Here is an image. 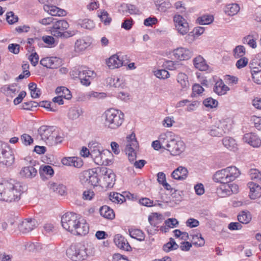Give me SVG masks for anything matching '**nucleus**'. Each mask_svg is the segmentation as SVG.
Masks as SVG:
<instances>
[{"instance_id":"f257e3e1","label":"nucleus","mask_w":261,"mask_h":261,"mask_svg":"<svg viewBox=\"0 0 261 261\" xmlns=\"http://www.w3.org/2000/svg\"><path fill=\"white\" fill-rule=\"evenodd\" d=\"M21 194L19 184H14L8 180L0 182V200L9 202L15 201L19 199Z\"/></svg>"},{"instance_id":"f03ea898","label":"nucleus","mask_w":261,"mask_h":261,"mask_svg":"<svg viewBox=\"0 0 261 261\" xmlns=\"http://www.w3.org/2000/svg\"><path fill=\"white\" fill-rule=\"evenodd\" d=\"M105 119V126L110 129L118 128L124 120V115L121 111L111 108L106 110L102 115Z\"/></svg>"},{"instance_id":"7ed1b4c3","label":"nucleus","mask_w":261,"mask_h":261,"mask_svg":"<svg viewBox=\"0 0 261 261\" xmlns=\"http://www.w3.org/2000/svg\"><path fill=\"white\" fill-rule=\"evenodd\" d=\"M69 27V23L64 19L56 21L53 22L51 28V34L56 37L62 38H68L76 35L77 30L67 31Z\"/></svg>"},{"instance_id":"20e7f679","label":"nucleus","mask_w":261,"mask_h":261,"mask_svg":"<svg viewBox=\"0 0 261 261\" xmlns=\"http://www.w3.org/2000/svg\"><path fill=\"white\" fill-rule=\"evenodd\" d=\"M70 75L73 79L79 78L83 85L88 86L94 79L95 73L89 68L81 66L79 68H74L70 72Z\"/></svg>"},{"instance_id":"39448f33","label":"nucleus","mask_w":261,"mask_h":261,"mask_svg":"<svg viewBox=\"0 0 261 261\" xmlns=\"http://www.w3.org/2000/svg\"><path fill=\"white\" fill-rule=\"evenodd\" d=\"M66 254L73 261H82L88 256L87 248L82 243L72 244L67 249Z\"/></svg>"},{"instance_id":"423d86ee","label":"nucleus","mask_w":261,"mask_h":261,"mask_svg":"<svg viewBox=\"0 0 261 261\" xmlns=\"http://www.w3.org/2000/svg\"><path fill=\"white\" fill-rule=\"evenodd\" d=\"M170 137L168 139L166 149L173 155H180L185 149L184 142L180 140L177 136L170 132Z\"/></svg>"},{"instance_id":"0eeeda50","label":"nucleus","mask_w":261,"mask_h":261,"mask_svg":"<svg viewBox=\"0 0 261 261\" xmlns=\"http://www.w3.org/2000/svg\"><path fill=\"white\" fill-rule=\"evenodd\" d=\"M80 217L79 215L73 213H65L61 218L62 227L72 234Z\"/></svg>"},{"instance_id":"6e6552de","label":"nucleus","mask_w":261,"mask_h":261,"mask_svg":"<svg viewBox=\"0 0 261 261\" xmlns=\"http://www.w3.org/2000/svg\"><path fill=\"white\" fill-rule=\"evenodd\" d=\"M126 139L127 144L125 150L126 154L128 155L129 161L131 163H133L136 159V150L138 147V143L134 134H132L129 137L126 138Z\"/></svg>"},{"instance_id":"1a4fd4ad","label":"nucleus","mask_w":261,"mask_h":261,"mask_svg":"<svg viewBox=\"0 0 261 261\" xmlns=\"http://www.w3.org/2000/svg\"><path fill=\"white\" fill-rule=\"evenodd\" d=\"M13 151L7 144L2 145L0 149V163L7 166H11L14 162Z\"/></svg>"},{"instance_id":"9d476101","label":"nucleus","mask_w":261,"mask_h":261,"mask_svg":"<svg viewBox=\"0 0 261 261\" xmlns=\"http://www.w3.org/2000/svg\"><path fill=\"white\" fill-rule=\"evenodd\" d=\"M56 130L53 126L42 125L38 129L40 139L46 142L48 145L54 143V137Z\"/></svg>"},{"instance_id":"9b49d317","label":"nucleus","mask_w":261,"mask_h":261,"mask_svg":"<svg viewBox=\"0 0 261 261\" xmlns=\"http://www.w3.org/2000/svg\"><path fill=\"white\" fill-rule=\"evenodd\" d=\"M175 30L181 35H186L190 30L189 23L181 15L175 14L173 18Z\"/></svg>"},{"instance_id":"f8f14e48","label":"nucleus","mask_w":261,"mask_h":261,"mask_svg":"<svg viewBox=\"0 0 261 261\" xmlns=\"http://www.w3.org/2000/svg\"><path fill=\"white\" fill-rule=\"evenodd\" d=\"M112 155L110 152L105 150H98L90 154L94 162L98 165H108L111 163V161L108 157Z\"/></svg>"},{"instance_id":"ddd939ff","label":"nucleus","mask_w":261,"mask_h":261,"mask_svg":"<svg viewBox=\"0 0 261 261\" xmlns=\"http://www.w3.org/2000/svg\"><path fill=\"white\" fill-rule=\"evenodd\" d=\"M239 191V187L235 184H221L217 188V194L221 197H225L232 194H236Z\"/></svg>"},{"instance_id":"4468645a","label":"nucleus","mask_w":261,"mask_h":261,"mask_svg":"<svg viewBox=\"0 0 261 261\" xmlns=\"http://www.w3.org/2000/svg\"><path fill=\"white\" fill-rule=\"evenodd\" d=\"M229 130V128L226 122L219 121L211 127L209 134L213 137H220Z\"/></svg>"},{"instance_id":"2eb2a0df","label":"nucleus","mask_w":261,"mask_h":261,"mask_svg":"<svg viewBox=\"0 0 261 261\" xmlns=\"http://www.w3.org/2000/svg\"><path fill=\"white\" fill-rule=\"evenodd\" d=\"M100 172L103 175V184L106 187H112L115 181V174L113 171L107 168L101 169Z\"/></svg>"},{"instance_id":"dca6fc26","label":"nucleus","mask_w":261,"mask_h":261,"mask_svg":"<svg viewBox=\"0 0 261 261\" xmlns=\"http://www.w3.org/2000/svg\"><path fill=\"white\" fill-rule=\"evenodd\" d=\"M173 55L174 58L180 61L188 60L193 56V52L191 50L182 47H178L173 51Z\"/></svg>"},{"instance_id":"f3484780","label":"nucleus","mask_w":261,"mask_h":261,"mask_svg":"<svg viewBox=\"0 0 261 261\" xmlns=\"http://www.w3.org/2000/svg\"><path fill=\"white\" fill-rule=\"evenodd\" d=\"M77 222L78 223L76 225L72 234L77 236H85L89 232V227L86 220L80 217Z\"/></svg>"},{"instance_id":"a211bd4d","label":"nucleus","mask_w":261,"mask_h":261,"mask_svg":"<svg viewBox=\"0 0 261 261\" xmlns=\"http://www.w3.org/2000/svg\"><path fill=\"white\" fill-rule=\"evenodd\" d=\"M160 217H161V215L157 213H153L149 216L148 221L150 225L147 226L146 228L148 234L152 235L155 233V231L157 230L156 228L158 227V224H159V218Z\"/></svg>"},{"instance_id":"6ab92c4d","label":"nucleus","mask_w":261,"mask_h":261,"mask_svg":"<svg viewBox=\"0 0 261 261\" xmlns=\"http://www.w3.org/2000/svg\"><path fill=\"white\" fill-rule=\"evenodd\" d=\"M40 63L46 68L54 69L59 67L61 65V62L60 59L57 57H51L42 58L40 60Z\"/></svg>"},{"instance_id":"aec40b11","label":"nucleus","mask_w":261,"mask_h":261,"mask_svg":"<svg viewBox=\"0 0 261 261\" xmlns=\"http://www.w3.org/2000/svg\"><path fill=\"white\" fill-rule=\"evenodd\" d=\"M243 141L252 146L258 148L261 145V140L258 136L254 133H250L245 134L243 138Z\"/></svg>"},{"instance_id":"412c9836","label":"nucleus","mask_w":261,"mask_h":261,"mask_svg":"<svg viewBox=\"0 0 261 261\" xmlns=\"http://www.w3.org/2000/svg\"><path fill=\"white\" fill-rule=\"evenodd\" d=\"M169 134H170V132H167L161 134L159 137L158 140L152 142V146L153 148L155 150H159L162 147L166 149L168 143V139L170 137Z\"/></svg>"},{"instance_id":"4be33fe9","label":"nucleus","mask_w":261,"mask_h":261,"mask_svg":"<svg viewBox=\"0 0 261 261\" xmlns=\"http://www.w3.org/2000/svg\"><path fill=\"white\" fill-rule=\"evenodd\" d=\"M114 242L115 245L121 249L127 251L131 250V247L127 240L120 234H117L115 236Z\"/></svg>"},{"instance_id":"5701e85b","label":"nucleus","mask_w":261,"mask_h":261,"mask_svg":"<svg viewBox=\"0 0 261 261\" xmlns=\"http://www.w3.org/2000/svg\"><path fill=\"white\" fill-rule=\"evenodd\" d=\"M250 191L249 196L251 199H255L261 196V187L254 182H249L247 184Z\"/></svg>"},{"instance_id":"b1692460","label":"nucleus","mask_w":261,"mask_h":261,"mask_svg":"<svg viewBox=\"0 0 261 261\" xmlns=\"http://www.w3.org/2000/svg\"><path fill=\"white\" fill-rule=\"evenodd\" d=\"M36 224L35 219H26L19 225V229L22 233H28L35 228Z\"/></svg>"},{"instance_id":"393cba45","label":"nucleus","mask_w":261,"mask_h":261,"mask_svg":"<svg viewBox=\"0 0 261 261\" xmlns=\"http://www.w3.org/2000/svg\"><path fill=\"white\" fill-rule=\"evenodd\" d=\"M61 162L64 165L73 166L76 168H80L83 165L81 159L75 156L64 157L62 159Z\"/></svg>"},{"instance_id":"a878e982","label":"nucleus","mask_w":261,"mask_h":261,"mask_svg":"<svg viewBox=\"0 0 261 261\" xmlns=\"http://www.w3.org/2000/svg\"><path fill=\"white\" fill-rule=\"evenodd\" d=\"M188 174V171L187 168L179 166L172 172L171 176L174 179L182 180L187 177Z\"/></svg>"},{"instance_id":"bb28decb","label":"nucleus","mask_w":261,"mask_h":261,"mask_svg":"<svg viewBox=\"0 0 261 261\" xmlns=\"http://www.w3.org/2000/svg\"><path fill=\"white\" fill-rule=\"evenodd\" d=\"M44 9L48 13L55 16H65L67 14L65 10L60 9L55 6H45Z\"/></svg>"},{"instance_id":"cd10ccee","label":"nucleus","mask_w":261,"mask_h":261,"mask_svg":"<svg viewBox=\"0 0 261 261\" xmlns=\"http://www.w3.org/2000/svg\"><path fill=\"white\" fill-rule=\"evenodd\" d=\"M213 179L215 181L221 184H226L230 182L225 169L217 171L214 175Z\"/></svg>"},{"instance_id":"c85d7f7f","label":"nucleus","mask_w":261,"mask_h":261,"mask_svg":"<svg viewBox=\"0 0 261 261\" xmlns=\"http://www.w3.org/2000/svg\"><path fill=\"white\" fill-rule=\"evenodd\" d=\"M229 90V88L224 84L222 80L218 81L213 88L214 91L219 95H225Z\"/></svg>"},{"instance_id":"c756f323","label":"nucleus","mask_w":261,"mask_h":261,"mask_svg":"<svg viewBox=\"0 0 261 261\" xmlns=\"http://www.w3.org/2000/svg\"><path fill=\"white\" fill-rule=\"evenodd\" d=\"M107 64L109 68L115 69L121 67L123 65V62L117 55H114L107 61Z\"/></svg>"},{"instance_id":"7c9ffc66","label":"nucleus","mask_w":261,"mask_h":261,"mask_svg":"<svg viewBox=\"0 0 261 261\" xmlns=\"http://www.w3.org/2000/svg\"><path fill=\"white\" fill-rule=\"evenodd\" d=\"M193 64L195 67L200 71H206L209 67L206 61L200 55L194 59Z\"/></svg>"},{"instance_id":"2f4dec72","label":"nucleus","mask_w":261,"mask_h":261,"mask_svg":"<svg viewBox=\"0 0 261 261\" xmlns=\"http://www.w3.org/2000/svg\"><path fill=\"white\" fill-rule=\"evenodd\" d=\"M90 44L87 39L80 38L77 39L74 44V50L76 53H81L85 50Z\"/></svg>"},{"instance_id":"473e14b6","label":"nucleus","mask_w":261,"mask_h":261,"mask_svg":"<svg viewBox=\"0 0 261 261\" xmlns=\"http://www.w3.org/2000/svg\"><path fill=\"white\" fill-rule=\"evenodd\" d=\"M177 82L184 91L187 90L190 87L188 77L185 73L182 72L178 73L177 76Z\"/></svg>"},{"instance_id":"72a5a7b5","label":"nucleus","mask_w":261,"mask_h":261,"mask_svg":"<svg viewBox=\"0 0 261 261\" xmlns=\"http://www.w3.org/2000/svg\"><path fill=\"white\" fill-rule=\"evenodd\" d=\"M240 10V8L239 5L236 3L227 4L224 8L225 13L230 16L236 15L239 12Z\"/></svg>"},{"instance_id":"f704fd0d","label":"nucleus","mask_w":261,"mask_h":261,"mask_svg":"<svg viewBox=\"0 0 261 261\" xmlns=\"http://www.w3.org/2000/svg\"><path fill=\"white\" fill-rule=\"evenodd\" d=\"M37 173V170L33 166H28L23 168L20 171L21 176L27 178H33Z\"/></svg>"},{"instance_id":"c9c22d12","label":"nucleus","mask_w":261,"mask_h":261,"mask_svg":"<svg viewBox=\"0 0 261 261\" xmlns=\"http://www.w3.org/2000/svg\"><path fill=\"white\" fill-rule=\"evenodd\" d=\"M100 215L107 219L112 220L115 218L113 210L107 205L101 206L99 210Z\"/></svg>"},{"instance_id":"e433bc0d","label":"nucleus","mask_w":261,"mask_h":261,"mask_svg":"<svg viewBox=\"0 0 261 261\" xmlns=\"http://www.w3.org/2000/svg\"><path fill=\"white\" fill-rule=\"evenodd\" d=\"M225 169L230 182L234 180L241 174L240 170L235 166H230Z\"/></svg>"},{"instance_id":"4c0bfd02","label":"nucleus","mask_w":261,"mask_h":261,"mask_svg":"<svg viewBox=\"0 0 261 261\" xmlns=\"http://www.w3.org/2000/svg\"><path fill=\"white\" fill-rule=\"evenodd\" d=\"M107 82L110 86L116 88L123 87L124 84L123 79L117 76L108 77Z\"/></svg>"},{"instance_id":"58836bf2","label":"nucleus","mask_w":261,"mask_h":261,"mask_svg":"<svg viewBox=\"0 0 261 261\" xmlns=\"http://www.w3.org/2000/svg\"><path fill=\"white\" fill-rule=\"evenodd\" d=\"M48 187L50 190L63 195L65 193L66 187L63 185L58 184L54 182H49Z\"/></svg>"},{"instance_id":"ea45409f","label":"nucleus","mask_w":261,"mask_h":261,"mask_svg":"<svg viewBox=\"0 0 261 261\" xmlns=\"http://www.w3.org/2000/svg\"><path fill=\"white\" fill-rule=\"evenodd\" d=\"M109 197L110 200L114 203L121 204L125 201V196L117 192H111Z\"/></svg>"},{"instance_id":"a19ab883","label":"nucleus","mask_w":261,"mask_h":261,"mask_svg":"<svg viewBox=\"0 0 261 261\" xmlns=\"http://www.w3.org/2000/svg\"><path fill=\"white\" fill-rule=\"evenodd\" d=\"M223 144L230 150H234L237 148V144L234 139L231 137H225L223 139Z\"/></svg>"},{"instance_id":"79ce46f5","label":"nucleus","mask_w":261,"mask_h":261,"mask_svg":"<svg viewBox=\"0 0 261 261\" xmlns=\"http://www.w3.org/2000/svg\"><path fill=\"white\" fill-rule=\"evenodd\" d=\"M56 93L66 99H70L72 97L70 91L65 87H59L57 88Z\"/></svg>"},{"instance_id":"37998d69","label":"nucleus","mask_w":261,"mask_h":261,"mask_svg":"<svg viewBox=\"0 0 261 261\" xmlns=\"http://www.w3.org/2000/svg\"><path fill=\"white\" fill-rule=\"evenodd\" d=\"M129 233L130 236L139 240L140 241H142L144 240L145 239V234L144 232L140 229H132L129 230Z\"/></svg>"},{"instance_id":"c03bdc74","label":"nucleus","mask_w":261,"mask_h":261,"mask_svg":"<svg viewBox=\"0 0 261 261\" xmlns=\"http://www.w3.org/2000/svg\"><path fill=\"white\" fill-rule=\"evenodd\" d=\"M82 114L83 111L81 108L73 107L69 110L68 117L70 119L74 120L78 118Z\"/></svg>"},{"instance_id":"a18cd8bd","label":"nucleus","mask_w":261,"mask_h":261,"mask_svg":"<svg viewBox=\"0 0 261 261\" xmlns=\"http://www.w3.org/2000/svg\"><path fill=\"white\" fill-rule=\"evenodd\" d=\"M79 24L82 28L88 30H92L95 27V23L94 21L88 18L80 19L79 20Z\"/></svg>"},{"instance_id":"49530a36","label":"nucleus","mask_w":261,"mask_h":261,"mask_svg":"<svg viewBox=\"0 0 261 261\" xmlns=\"http://www.w3.org/2000/svg\"><path fill=\"white\" fill-rule=\"evenodd\" d=\"M238 221L243 224H247L251 220V216L249 212L243 211L238 216Z\"/></svg>"},{"instance_id":"de8ad7c7","label":"nucleus","mask_w":261,"mask_h":261,"mask_svg":"<svg viewBox=\"0 0 261 261\" xmlns=\"http://www.w3.org/2000/svg\"><path fill=\"white\" fill-rule=\"evenodd\" d=\"M178 247V245L176 243L174 240L172 238H170L169 242L163 246V249L164 251L168 252L170 251L177 249Z\"/></svg>"},{"instance_id":"09e8293b","label":"nucleus","mask_w":261,"mask_h":261,"mask_svg":"<svg viewBox=\"0 0 261 261\" xmlns=\"http://www.w3.org/2000/svg\"><path fill=\"white\" fill-rule=\"evenodd\" d=\"M251 74L253 81L258 84H261V69L260 70L256 67L252 68Z\"/></svg>"},{"instance_id":"8fccbe9b","label":"nucleus","mask_w":261,"mask_h":261,"mask_svg":"<svg viewBox=\"0 0 261 261\" xmlns=\"http://www.w3.org/2000/svg\"><path fill=\"white\" fill-rule=\"evenodd\" d=\"M246 52L245 48L243 45H238L233 50V56L236 58H243Z\"/></svg>"},{"instance_id":"3c124183","label":"nucleus","mask_w":261,"mask_h":261,"mask_svg":"<svg viewBox=\"0 0 261 261\" xmlns=\"http://www.w3.org/2000/svg\"><path fill=\"white\" fill-rule=\"evenodd\" d=\"M1 91L6 93V94H11L15 93L17 91L16 84H12L9 85H5L1 88Z\"/></svg>"},{"instance_id":"603ef678","label":"nucleus","mask_w":261,"mask_h":261,"mask_svg":"<svg viewBox=\"0 0 261 261\" xmlns=\"http://www.w3.org/2000/svg\"><path fill=\"white\" fill-rule=\"evenodd\" d=\"M192 242L194 244L198 246H202L205 243L204 239L202 237L201 234L198 233L197 234L191 235Z\"/></svg>"},{"instance_id":"864d4df0","label":"nucleus","mask_w":261,"mask_h":261,"mask_svg":"<svg viewBox=\"0 0 261 261\" xmlns=\"http://www.w3.org/2000/svg\"><path fill=\"white\" fill-rule=\"evenodd\" d=\"M126 13H128L131 15L138 14L140 13L139 9L135 6L130 4H126L123 6Z\"/></svg>"},{"instance_id":"5fc2aeb1","label":"nucleus","mask_w":261,"mask_h":261,"mask_svg":"<svg viewBox=\"0 0 261 261\" xmlns=\"http://www.w3.org/2000/svg\"><path fill=\"white\" fill-rule=\"evenodd\" d=\"M214 20V18L211 15H203L199 17L197 21L201 25L208 24L212 23Z\"/></svg>"},{"instance_id":"6e6d98bb","label":"nucleus","mask_w":261,"mask_h":261,"mask_svg":"<svg viewBox=\"0 0 261 261\" xmlns=\"http://www.w3.org/2000/svg\"><path fill=\"white\" fill-rule=\"evenodd\" d=\"M248 173L251 179L256 180V181L261 180V173L258 169H251Z\"/></svg>"},{"instance_id":"4d7b16f0","label":"nucleus","mask_w":261,"mask_h":261,"mask_svg":"<svg viewBox=\"0 0 261 261\" xmlns=\"http://www.w3.org/2000/svg\"><path fill=\"white\" fill-rule=\"evenodd\" d=\"M98 16L101 21L103 22L105 25H109L111 23L112 19L109 17V14L107 11L105 10L101 11L100 14Z\"/></svg>"},{"instance_id":"13d9d810","label":"nucleus","mask_w":261,"mask_h":261,"mask_svg":"<svg viewBox=\"0 0 261 261\" xmlns=\"http://www.w3.org/2000/svg\"><path fill=\"white\" fill-rule=\"evenodd\" d=\"M98 182L97 174L93 171H91L88 181V186H96Z\"/></svg>"},{"instance_id":"bf43d9fd","label":"nucleus","mask_w":261,"mask_h":261,"mask_svg":"<svg viewBox=\"0 0 261 261\" xmlns=\"http://www.w3.org/2000/svg\"><path fill=\"white\" fill-rule=\"evenodd\" d=\"M203 103L206 107L213 108L217 106L218 101L211 97H209L204 100Z\"/></svg>"},{"instance_id":"052dcab7","label":"nucleus","mask_w":261,"mask_h":261,"mask_svg":"<svg viewBox=\"0 0 261 261\" xmlns=\"http://www.w3.org/2000/svg\"><path fill=\"white\" fill-rule=\"evenodd\" d=\"M28 60L31 62V64L33 66H36L39 62V56L35 52L33 51L28 56Z\"/></svg>"},{"instance_id":"680f3d73","label":"nucleus","mask_w":261,"mask_h":261,"mask_svg":"<svg viewBox=\"0 0 261 261\" xmlns=\"http://www.w3.org/2000/svg\"><path fill=\"white\" fill-rule=\"evenodd\" d=\"M26 249L32 252H37L40 250L41 249L39 244L38 243L35 244L33 243H28L26 246Z\"/></svg>"},{"instance_id":"e2e57ef3","label":"nucleus","mask_w":261,"mask_h":261,"mask_svg":"<svg viewBox=\"0 0 261 261\" xmlns=\"http://www.w3.org/2000/svg\"><path fill=\"white\" fill-rule=\"evenodd\" d=\"M88 147L90 149V154L94 152H96L98 150H101L100 144L95 141H92L89 142L88 144Z\"/></svg>"},{"instance_id":"0e129e2a","label":"nucleus","mask_w":261,"mask_h":261,"mask_svg":"<svg viewBox=\"0 0 261 261\" xmlns=\"http://www.w3.org/2000/svg\"><path fill=\"white\" fill-rule=\"evenodd\" d=\"M154 75L159 79H165L169 76V72L165 69H160L154 71Z\"/></svg>"},{"instance_id":"69168bd1","label":"nucleus","mask_w":261,"mask_h":261,"mask_svg":"<svg viewBox=\"0 0 261 261\" xmlns=\"http://www.w3.org/2000/svg\"><path fill=\"white\" fill-rule=\"evenodd\" d=\"M90 173L91 171H85L80 174V179L82 184L88 185Z\"/></svg>"},{"instance_id":"338daca9","label":"nucleus","mask_w":261,"mask_h":261,"mask_svg":"<svg viewBox=\"0 0 261 261\" xmlns=\"http://www.w3.org/2000/svg\"><path fill=\"white\" fill-rule=\"evenodd\" d=\"M243 42L247 43L253 48H255L256 47V43L255 40L253 38V37L251 35H248L247 37L244 38Z\"/></svg>"},{"instance_id":"774afa93","label":"nucleus","mask_w":261,"mask_h":261,"mask_svg":"<svg viewBox=\"0 0 261 261\" xmlns=\"http://www.w3.org/2000/svg\"><path fill=\"white\" fill-rule=\"evenodd\" d=\"M20 139L25 145H30L33 143V139L31 136L27 134L22 135Z\"/></svg>"}]
</instances>
